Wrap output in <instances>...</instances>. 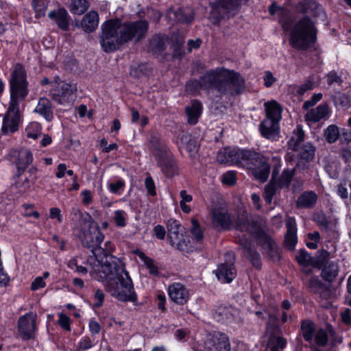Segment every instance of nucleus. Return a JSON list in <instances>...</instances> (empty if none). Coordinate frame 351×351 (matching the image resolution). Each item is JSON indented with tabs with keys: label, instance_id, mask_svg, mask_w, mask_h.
<instances>
[{
	"label": "nucleus",
	"instance_id": "obj_62",
	"mask_svg": "<svg viewBox=\"0 0 351 351\" xmlns=\"http://www.w3.org/2000/svg\"><path fill=\"white\" fill-rule=\"evenodd\" d=\"M272 160V175L271 176H278L280 171L282 161L280 157L274 156L271 159Z\"/></svg>",
	"mask_w": 351,
	"mask_h": 351
},
{
	"label": "nucleus",
	"instance_id": "obj_5",
	"mask_svg": "<svg viewBox=\"0 0 351 351\" xmlns=\"http://www.w3.org/2000/svg\"><path fill=\"white\" fill-rule=\"evenodd\" d=\"M317 39V29L308 16L298 20L290 30L289 43L297 50H306L313 47Z\"/></svg>",
	"mask_w": 351,
	"mask_h": 351
},
{
	"label": "nucleus",
	"instance_id": "obj_46",
	"mask_svg": "<svg viewBox=\"0 0 351 351\" xmlns=\"http://www.w3.org/2000/svg\"><path fill=\"white\" fill-rule=\"evenodd\" d=\"M171 47L173 49V57L180 58L182 56V47L184 43V38L182 36H175L171 38Z\"/></svg>",
	"mask_w": 351,
	"mask_h": 351
},
{
	"label": "nucleus",
	"instance_id": "obj_18",
	"mask_svg": "<svg viewBox=\"0 0 351 351\" xmlns=\"http://www.w3.org/2000/svg\"><path fill=\"white\" fill-rule=\"evenodd\" d=\"M69 219L73 226V233L76 232V228H85L89 223H93L95 221L90 215L88 213H83L79 207L71 208L69 213Z\"/></svg>",
	"mask_w": 351,
	"mask_h": 351
},
{
	"label": "nucleus",
	"instance_id": "obj_7",
	"mask_svg": "<svg viewBox=\"0 0 351 351\" xmlns=\"http://www.w3.org/2000/svg\"><path fill=\"white\" fill-rule=\"evenodd\" d=\"M99 42L103 50L110 53L117 50L125 43L120 31V20L118 19L107 21L101 25Z\"/></svg>",
	"mask_w": 351,
	"mask_h": 351
},
{
	"label": "nucleus",
	"instance_id": "obj_43",
	"mask_svg": "<svg viewBox=\"0 0 351 351\" xmlns=\"http://www.w3.org/2000/svg\"><path fill=\"white\" fill-rule=\"evenodd\" d=\"M298 151L300 157L306 161L312 160L315 155V147L309 143H305L300 148L299 147Z\"/></svg>",
	"mask_w": 351,
	"mask_h": 351
},
{
	"label": "nucleus",
	"instance_id": "obj_10",
	"mask_svg": "<svg viewBox=\"0 0 351 351\" xmlns=\"http://www.w3.org/2000/svg\"><path fill=\"white\" fill-rule=\"evenodd\" d=\"M36 313L29 312L19 318L18 328L23 340L34 339L36 330Z\"/></svg>",
	"mask_w": 351,
	"mask_h": 351
},
{
	"label": "nucleus",
	"instance_id": "obj_35",
	"mask_svg": "<svg viewBox=\"0 0 351 351\" xmlns=\"http://www.w3.org/2000/svg\"><path fill=\"white\" fill-rule=\"evenodd\" d=\"M319 81L320 79L317 75H312L309 76L302 84L297 87V93L300 95H302L306 91L313 90V88L318 86Z\"/></svg>",
	"mask_w": 351,
	"mask_h": 351
},
{
	"label": "nucleus",
	"instance_id": "obj_1",
	"mask_svg": "<svg viewBox=\"0 0 351 351\" xmlns=\"http://www.w3.org/2000/svg\"><path fill=\"white\" fill-rule=\"evenodd\" d=\"M73 234L84 247L91 249L93 255L86 260L90 276L98 281L105 282L106 291L119 300L136 302L137 296L123 263L119 258L108 254L112 247L104 252L103 247H100L104 235L97 223L94 221L85 228H77Z\"/></svg>",
	"mask_w": 351,
	"mask_h": 351
},
{
	"label": "nucleus",
	"instance_id": "obj_39",
	"mask_svg": "<svg viewBox=\"0 0 351 351\" xmlns=\"http://www.w3.org/2000/svg\"><path fill=\"white\" fill-rule=\"evenodd\" d=\"M14 180L13 186L20 193L26 192L33 184L27 177H14Z\"/></svg>",
	"mask_w": 351,
	"mask_h": 351
},
{
	"label": "nucleus",
	"instance_id": "obj_61",
	"mask_svg": "<svg viewBox=\"0 0 351 351\" xmlns=\"http://www.w3.org/2000/svg\"><path fill=\"white\" fill-rule=\"evenodd\" d=\"M269 346H278L281 350L284 349L287 345V341L282 337H277L269 340Z\"/></svg>",
	"mask_w": 351,
	"mask_h": 351
},
{
	"label": "nucleus",
	"instance_id": "obj_8",
	"mask_svg": "<svg viewBox=\"0 0 351 351\" xmlns=\"http://www.w3.org/2000/svg\"><path fill=\"white\" fill-rule=\"evenodd\" d=\"M149 146L152 154L159 160L158 162L162 173L167 176H174L179 173L176 162L173 160L164 158L167 152V147L163 142L160 141L159 137L156 136H151L149 140Z\"/></svg>",
	"mask_w": 351,
	"mask_h": 351
},
{
	"label": "nucleus",
	"instance_id": "obj_11",
	"mask_svg": "<svg viewBox=\"0 0 351 351\" xmlns=\"http://www.w3.org/2000/svg\"><path fill=\"white\" fill-rule=\"evenodd\" d=\"M56 84L57 86L51 90V94L53 99L60 104L68 102L71 99V96L77 92L76 84L65 82H60Z\"/></svg>",
	"mask_w": 351,
	"mask_h": 351
},
{
	"label": "nucleus",
	"instance_id": "obj_31",
	"mask_svg": "<svg viewBox=\"0 0 351 351\" xmlns=\"http://www.w3.org/2000/svg\"><path fill=\"white\" fill-rule=\"evenodd\" d=\"M304 132L300 125H297L288 141L289 147L294 151L299 150L300 145L304 141Z\"/></svg>",
	"mask_w": 351,
	"mask_h": 351
},
{
	"label": "nucleus",
	"instance_id": "obj_21",
	"mask_svg": "<svg viewBox=\"0 0 351 351\" xmlns=\"http://www.w3.org/2000/svg\"><path fill=\"white\" fill-rule=\"evenodd\" d=\"M48 17L55 23L57 26L62 29L66 30L69 26L70 16L65 8L59 7L58 9L50 10Z\"/></svg>",
	"mask_w": 351,
	"mask_h": 351
},
{
	"label": "nucleus",
	"instance_id": "obj_6",
	"mask_svg": "<svg viewBox=\"0 0 351 351\" xmlns=\"http://www.w3.org/2000/svg\"><path fill=\"white\" fill-rule=\"evenodd\" d=\"M235 227L242 232H247L254 236L264 252L276 244L274 240L263 229L261 223L257 221L250 219L247 213H243L239 215Z\"/></svg>",
	"mask_w": 351,
	"mask_h": 351
},
{
	"label": "nucleus",
	"instance_id": "obj_16",
	"mask_svg": "<svg viewBox=\"0 0 351 351\" xmlns=\"http://www.w3.org/2000/svg\"><path fill=\"white\" fill-rule=\"evenodd\" d=\"M292 177H271L269 184L265 187L264 198L267 203L270 204L276 190L278 188L288 187Z\"/></svg>",
	"mask_w": 351,
	"mask_h": 351
},
{
	"label": "nucleus",
	"instance_id": "obj_57",
	"mask_svg": "<svg viewBox=\"0 0 351 351\" xmlns=\"http://www.w3.org/2000/svg\"><path fill=\"white\" fill-rule=\"evenodd\" d=\"M95 345V339L90 337H84L78 344V348L80 350H87Z\"/></svg>",
	"mask_w": 351,
	"mask_h": 351
},
{
	"label": "nucleus",
	"instance_id": "obj_33",
	"mask_svg": "<svg viewBox=\"0 0 351 351\" xmlns=\"http://www.w3.org/2000/svg\"><path fill=\"white\" fill-rule=\"evenodd\" d=\"M172 15L173 16L176 21L182 23H191L193 19V12L190 10L179 9L178 11L175 12L170 9L167 12V17L171 19Z\"/></svg>",
	"mask_w": 351,
	"mask_h": 351
},
{
	"label": "nucleus",
	"instance_id": "obj_14",
	"mask_svg": "<svg viewBox=\"0 0 351 351\" xmlns=\"http://www.w3.org/2000/svg\"><path fill=\"white\" fill-rule=\"evenodd\" d=\"M239 0H218L211 3L210 14L214 18L216 22H218L221 18L230 12V10H234Z\"/></svg>",
	"mask_w": 351,
	"mask_h": 351
},
{
	"label": "nucleus",
	"instance_id": "obj_50",
	"mask_svg": "<svg viewBox=\"0 0 351 351\" xmlns=\"http://www.w3.org/2000/svg\"><path fill=\"white\" fill-rule=\"evenodd\" d=\"M315 342L319 346H325L328 341V337L326 331L320 328L315 333Z\"/></svg>",
	"mask_w": 351,
	"mask_h": 351
},
{
	"label": "nucleus",
	"instance_id": "obj_53",
	"mask_svg": "<svg viewBox=\"0 0 351 351\" xmlns=\"http://www.w3.org/2000/svg\"><path fill=\"white\" fill-rule=\"evenodd\" d=\"M58 322L62 329L68 332L71 331V319L69 316L62 313H60Z\"/></svg>",
	"mask_w": 351,
	"mask_h": 351
},
{
	"label": "nucleus",
	"instance_id": "obj_45",
	"mask_svg": "<svg viewBox=\"0 0 351 351\" xmlns=\"http://www.w3.org/2000/svg\"><path fill=\"white\" fill-rule=\"evenodd\" d=\"M167 227L169 238L174 239V236H176V234L184 232L183 228L180 223L174 219H171L168 220Z\"/></svg>",
	"mask_w": 351,
	"mask_h": 351
},
{
	"label": "nucleus",
	"instance_id": "obj_49",
	"mask_svg": "<svg viewBox=\"0 0 351 351\" xmlns=\"http://www.w3.org/2000/svg\"><path fill=\"white\" fill-rule=\"evenodd\" d=\"M191 233L197 242H200L203 239V232L198 221L195 219H191Z\"/></svg>",
	"mask_w": 351,
	"mask_h": 351
},
{
	"label": "nucleus",
	"instance_id": "obj_40",
	"mask_svg": "<svg viewBox=\"0 0 351 351\" xmlns=\"http://www.w3.org/2000/svg\"><path fill=\"white\" fill-rule=\"evenodd\" d=\"M41 134L42 126L38 122H31L25 128V134L28 138L36 139Z\"/></svg>",
	"mask_w": 351,
	"mask_h": 351
},
{
	"label": "nucleus",
	"instance_id": "obj_29",
	"mask_svg": "<svg viewBox=\"0 0 351 351\" xmlns=\"http://www.w3.org/2000/svg\"><path fill=\"white\" fill-rule=\"evenodd\" d=\"M264 106L266 112L265 118H269L280 122L282 111L281 106L277 101L272 100L265 103Z\"/></svg>",
	"mask_w": 351,
	"mask_h": 351
},
{
	"label": "nucleus",
	"instance_id": "obj_24",
	"mask_svg": "<svg viewBox=\"0 0 351 351\" xmlns=\"http://www.w3.org/2000/svg\"><path fill=\"white\" fill-rule=\"evenodd\" d=\"M287 233L285 236L284 245L289 250H293L298 242L297 228L295 220L289 218L286 221Z\"/></svg>",
	"mask_w": 351,
	"mask_h": 351
},
{
	"label": "nucleus",
	"instance_id": "obj_36",
	"mask_svg": "<svg viewBox=\"0 0 351 351\" xmlns=\"http://www.w3.org/2000/svg\"><path fill=\"white\" fill-rule=\"evenodd\" d=\"M301 330L304 340L311 343L315 333V324L310 320L303 321L301 325Z\"/></svg>",
	"mask_w": 351,
	"mask_h": 351
},
{
	"label": "nucleus",
	"instance_id": "obj_44",
	"mask_svg": "<svg viewBox=\"0 0 351 351\" xmlns=\"http://www.w3.org/2000/svg\"><path fill=\"white\" fill-rule=\"evenodd\" d=\"M339 129L335 125H330L324 131V136L329 143L337 141L339 137Z\"/></svg>",
	"mask_w": 351,
	"mask_h": 351
},
{
	"label": "nucleus",
	"instance_id": "obj_19",
	"mask_svg": "<svg viewBox=\"0 0 351 351\" xmlns=\"http://www.w3.org/2000/svg\"><path fill=\"white\" fill-rule=\"evenodd\" d=\"M232 258L230 262L224 263L218 266L216 271L217 278L224 283H229L236 277L237 271L234 265V258L231 253L228 254Z\"/></svg>",
	"mask_w": 351,
	"mask_h": 351
},
{
	"label": "nucleus",
	"instance_id": "obj_48",
	"mask_svg": "<svg viewBox=\"0 0 351 351\" xmlns=\"http://www.w3.org/2000/svg\"><path fill=\"white\" fill-rule=\"evenodd\" d=\"M298 263L301 265H312L313 262V256H311L305 250L301 249L298 254L296 256Z\"/></svg>",
	"mask_w": 351,
	"mask_h": 351
},
{
	"label": "nucleus",
	"instance_id": "obj_58",
	"mask_svg": "<svg viewBox=\"0 0 351 351\" xmlns=\"http://www.w3.org/2000/svg\"><path fill=\"white\" fill-rule=\"evenodd\" d=\"M265 252L273 261H278L280 259V249L277 244Z\"/></svg>",
	"mask_w": 351,
	"mask_h": 351
},
{
	"label": "nucleus",
	"instance_id": "obj_34",
	"mask_svg": "<svg viewBox=\"0 0 351 351\" xmlns=\"http://www.w3.org/2000/svg\"><path fill=\"white\" fill-rule=\"evenodd\" d=\"M175 238H169L171 245L180 251H189L191 250L189 247V239L184 234V232H180L174 236Z\"/></svg>",
	"mask_w": 351,
	"mask_h": 351
},
{
	"label": "nucleus",
	"instance_id": "obj_41",
	"mask_svg": "<svg viewBox=\"0 0 351 351\" xmlns=\"http://www.w3.org/2000/svg\"><path fill=\"white\" fill-rule=\"evenodd\" d=\"M330 257V252L327 250L322 249L316 252L315 256L313 257V265L317 267L324 266L326 263H328V260Z\"/></svg>",
	"mask_w": 351,
	"mask_h": 351
},
{
	"label": "nucleus",
	"instance_id": "obj_9",
	"mask_svg": "<svg viewBox=\"0 0 351 351\" xmlns=\"http://www.w3.org/2000/svg\"><path fill=\"white\" fill-rule=\"evenodd\" d=\"M149 24L145 20L122 23L120 21V31L125 43L134 39L139 40L143 38L148 29Z\"/></svg>",
	"mask_w": 351,
	"mask_h": 351
},
{
	"label": "nucleus",
	"instance_id": "obj_27",
	"mask_svg": "<svg viewBox=\"0 0 351 351\" xmlns=\"http://www.w3.org/2000/svg\"><path fill=\"white\" fill-rule=\"evenodd\" d=\"M339 271V267L338 263L329 261L322 266L321 276L324 280L332 282L338 276Z\"/></svg>",
	"mask_w": 351,
	"mask_h": 351
},
{
	"label": "nucleus",
	"instance_id": "obj_20",
	"mask_svg": "<svg viewBox=\"0 0 351 351\" xmlns=\"http://www.w3.org/2000/svg\"><path fill=\"white\" fill-rule=\"evenodd\" d=\"M238 243L244 250V254L256 269H260L262 266V261L260 254L252 246L251 243L247 239H239Z\"/></svg>",
	"mask_w": 351,
	"mask_h": 351
},
{
	"label": "nucleus",
	"instance_id": "obj_30",
	"mask_svg": "<svg viewBox=\"0 0 351 351\" xmlns=\"http://www.w3.org/2000/svg\"><path fill=\"white\" fill-rule=\"evenodd\" d=\"M99 24V15L95 11L87 13L82 21V27L86 32H92L96 29Z\"/></svg>",
	"mask_w": 351,
	"mask_h": 351
},
{
	"label": "nucleus",
	"instance_id": "obj_64",
	"mask_svg": "<svg viewBox=\"0 0 351 351\" xmlns=\"http://www.w3.org/2000/svg\"><path fill=\"white\" fill-rule=\"evenodd\" d=\"M49 217L51 219H56L59 223H62L63 217L61 214V210L57 207H53L49 210Z\"/></svg>",
	"mask_w": 351,
	"mask_h": 351
},
{
	"label": "nucleus",
	"instance_id": "obj_25",
	"mask_svg": "<svg viewBox=\"0 0 351 351\" xmlns=\"http://www.w3.org/2000/svg\"><path fill=\"white\" fill-rule=\"evenodd\" d=\"M202 110L203 106L201 102L197 100H192L191 103L185 107L188 123L191 125L196 124L202 112Z\"/></svg>",
	"mask_w": 351,
	"mask_h": 351
},
{
	"label": "nucleus",
	"instance_id": "obj_26",
	"mask_svg": "<svg viewBox=\"0 0 351 351\" xmlns=\"http://www.w3.org/2000/svg\"><path fill=\"white\" fill-rule=\"evenodd\" d=\"M317 200V194L312 191L302 193L296 201L298 208H311L316 204Z\"/></svg>",
	"mask_w": 351,
	"mask_h": 351
},
{
	"label": "nucleus",
	"instance_id": "obj_47",
	"mask_svg": "<svg viewBox=\"0 0 351 351\" xmlns=\"http://www.w3.org/2000/svg\"><path fill=\"white\" fill-rule=\"evenodd\" d=\"M278 17V21L281 24L282 27L284 29L287 30L289 28L290 24L292 21L291 12L287 9L280 10Z\"/></svg>",
	"mask_w": 351,
	"mask_h": 351
},
{
	"label": "nucleus",
	"instance_id": "obj_51",
	"mask_svg": "<svg viewBox=\"0 0 351 351\" xmlns=\"http://www.w3.org/2000/svg\"><path fill=\"white\" fill-rule=\"evenodd\" d=\"M335 104L342 108H348L350 106V99L348 96L343 93H337L334 97Z\"/></svg>",
	"mask_w": 351,
	"mask_h": 351
},
{
	"label": "nucleus",
	"instance_id": "obj_63",
	"mask_svg": "<svg viewBox=\"0 0 351 351\" xmlns=\"http://www.w3.org/2000/svg\"><path fill=\"white\" fill-rule=\"evenodd\" d=\"M326 81L328 84L332 85L335 83L337 84H340L341 83V79L339 76L337 75V73L334 71H331L328 73L326 76Z\"/></svg>",
	"mask_w": 351,
	"mask_h": 351
},
{
	"label": "nucleus",
	"instance_id": "obj_32",
	"mask_svg": "<svg viewBox=\"0 0 351 351\" xmlns=\"http://www.w3.org/2000/svg\"><path fill=\"white\" fill-rule=\"evenodd\" d=\"M169 41V38L163 35L154 36L149 42V49L153 53H160L164 51Z\"/></svg>",
	"mask_w": 351,
	"mask_h": 351
},
{
	"label": "nucleus",
	"instance_id": "obj_60",
	"mask_svg": "<svg viewBox=\"0 0 351 351\" xmlns=\"http://www.w3.org/2000/svg\"><path fill=\"white\" fill-rule=\"evenodd\" d=\"M145 185L149 195L153 197L156 195L155 183L152 177H146L145 180Z\"/></svg>",
	"mask_w": 351,
	"mask_h": 351
},
{
	"label": "nucleus",
	"instance_id": "obj_12",
	"mask_svg": "<svg viewBox=\"0 0 351 351\" xmlns=\"http://www.w3.org/2000/svg\"><path fill=\"white\" fill-rule=\"evenodd\" d=\"M12 160L15 162L18 173L23 174L26 172V169L33 160L32 152L27 149H21L20 150H12L10 153Z\"/></svg>",
	"mask_w": 351,
	"mask_h": 351
},
{
	"label": "nucleus",
	"instance_id": "obj_56",
	"mask_svg": "<svg viewBox=\"0 0 351 351\" xmlns=\"http://www.w3.org/2000/svg\"><path fill=\"white\" fill-rule=\"evenodd\" d=\"M324 285V282H322L318 277L317 276H313L310 278L308 282V288L310 290L315 293V292H317V290L319 288H322V287Z\"/></svg>",
	"mask_w": 351,
	"mask_h": 351
},
{
	"label": "nucleus",
	"instance_id": "obj_54",
	"mask_svg": "<svg viewBox=\"0 0 351 351\" xmlns=\"http://www.w3.org/2000/svg\"><path fill=\"white\" fill-rule=\"evenodd\" d=\"M126 213L125 211L119 210L114 213V220L116 225L119 227H124L126 226L125 223Z\"/></svg>",
	"mask_w": 351,
	"mask_h": 351
},
{
	"label": "nucleus",
	"instance_id": "obj_38",
	"mask_svg": "<svg viewBox=\"0 0 351 351\" xmlns=\"http://www.w3.org/2000/svg\"><path fill=\"white\" fill-rule=\"evenodd\" d=\"M89 8V3L87 0H71L70 10L73 14H83Z\"/></svg>",
	"mask_w": 351,
	"mask_h": 351
},
{
	"label": "nucleus",
	"instance_id": "obj_13",
	"mask_svg": "<svg viewBox=\"0 0 351 351\" xmlns=\"http://www.w3.org/2000/svg\"><path fill=\"white\" fill-rule=\"evenodd\" d=\"M243 213L245 212L243 211ZM242 213L243 212L239 213L238 215ZM212 216L213 223L215 227H220L224 230H227L230 229L231 226H232L236 230H237L235 227V224L238 218L232 221L226 208L221 207L214 208L212 212ZM237 217H239V216H237Z\"/></svg>",
	"mask_w": 351,
	"mask_h": 351
},
{
	"label": "nucleus",
	"instance_id": "obj_59",
	"mask_svg": "<svg viewBox=\"0 0 351 351\" xmlns=\"http://www.w3.org/2000/svg\"><path fill=\"white\" fill-rule=\"evenodd\" d=\"M314 294L318 295L321 300H328L331 297V291L330 287L324 284Z\"/></svg>",
	"mask_w": 351,
	"mask_h": 351
},
{
	"label": "nucleus",
	"instance_id": "obj_37",
	"mask_svg": "<svg viewBox=\"0 0 351 351\" xmlns=\"http://www.w3.org/2000/svg\"><path fill=\"white\" fill-rule=\"evenodd\" d=\"M136 255L144 263L146 267L149 269V274L156 276L158 274V267L154 260L147 256L144 252L138 251Z\"/></svg>",
	"mask_w": 351,
	"mask_h": 351
},
{
	"label": "nucleus",
	"instance_id": "obj_42",
	"mask_svg": "<svg viewBox=\"0 0 351 351\" xmlns=\"http://www.w3.org/2000/svg\"><path fill=\"white\" fill-rule=\"evenodd\" d=\"M32 4L36 18H40L45 15L49 4L48 0H32Z\"/></svg>",
	"mask_w": 351,
	"mask_h": 351
},
{
	"label": "nucleus",
	"instance_id": "obj_22",
	"mask_svg": "<svg viewBox=\"0 0 351 351\" xmlns=\"http://www.w3.org/2000/svg\"><path fill=\"white\" fill-rule=\"evenodd\" d=\"M279 121L265 118L259 125L262 136L267 139L274 140L279 134Z\"/></svg>",
	"mask_w": 351,
	"mask_h": 351
},
{
	"label": "nucleus",
	"instance_id": "obj_52",
	"mask_svg": "<svg viewBox=\"0 0 351 351\" xmlns=\"http://www.w3.org/2000/svg\"><path fill=\"white\" fill-rule=\"evenodd\" d=\"M93 298L95 302L93 303V307L96 308H100L103 305L105 298L104 291L100 289H96L95 291Z\"/></svg>",
	"mask_w": 351,
	"mask_h": 351
},
{
	"label": "nucleus",
	"instance_id": "obj_2",
	"mask_svg": "<svg viewBox=\"0 0 351 351\" xmlns=\"http://www.w3.org/2000/svg\"><path fill=\"white\" fill-rule=\"evenodd\" d=\"M202 88L208 91L215 90L220 95H235L245 90V81L242 75L224 67L207 71L199 80H191L186 84L189 92Z\"/></svg>",
	"mask_w": 351,
	"mask_h": 351
},
{
	"label": "nucleus",
	"instance_id": "obj_17",
	"mask_svg": "<svg viewBox=\"0 0 351 351\" xmlns=\"http://www.w3.org/2000/svg\"><path fill=\"white\" fill-rule=\"evenodd\" d=\"M168 293L170 299L178 305L185 304L190 298L189 290L180 282L170 285L168 289Z\"/></svg>",
	"mask_w": 351,
	"mask_h": 351
},
{
	"label": "nucleus",
	"instance_id": "obj_15",
	"mask_svg": "<svg viewBox=\"0 0 351 351\" xmlns=\"http://www.w3.org/2000/svg\"><path fill=\"white\" fill-rule=\"evenodd\" d=\"M207 351H231L229 337L223 332H215L206 343Z\"/></svg>",
	"mask_w": 351,
	"mask_h": 351
},
{
	"label": "nucleus",
	"instance_id": "obj_55",
	"mask_svg": "<svg viewBox=\"0 0 351 351\" xmlns=\"http://www.w3.org/2000/svg\"><path fill=\"white\" fill-rule=\"evenodd\" d=\"M322 98V93H315L312 95L311 99L304 102L302 108L304 110H308L309 108L314 106Z\"/></svg>",
	"mask_w": 351,
	"mask_h": 351
},
{
	"label": "nucleus",
	"instance_id": "obj_3",
	"mask_svg": "<svg viewBox=\"0 0 351 351\" xmlns=\"http://www.w3.org/2000/svg\"><path fill=\"white\" fill-rule=\"evenodd\" d=\"M27 86L25 69L22 64H16L10 80V101L3 119L1 131L3 134L14 133L19 129L21 121L19 103L28 94Z\"/></svg>",
	"mask_w": 351,
	"mask_h": 351
},
{
	"label": "nucleus",
	"instance_id": "obj_4",
	"mask_svg": "<svg viewBox=\"0 0 351 351\" xmlns=\"http://www.w3.org/2000/svg\"><path fill=\"white\" fill-rule=\"evenodd\" d=\"M229 154V164L245 168L253 176H269V159L261 153L250 149L227 147L219 150V157Z\"/></svg>",
	"mask_w": 351,
	"mask_h": 351
},
{
	"label": "nucleus",
	"instance_id": "obj_23",
	"mask_svg": "<svg viewBox=\"0 0 351 351\" xmlns=\"http://www.w3.org/2000/svg\"><path fill=\"white\" fill-rule=\"evenodd\" d=\"M329 113L328 105L326 104H321L316 108L309 110L306 113L304 119L308 123H315L328 117Z\"/></svg>",
	"mask_w": 351,
	"mask_h": 351
},
{
	"label": "nucleus",
	"instance_id": "obj_28",
	"mask_svg": "<svg viewBox=\"0 0 351 351\" xmlns=\"http://www.w3.org/2000/svg\"><path fill=\"white\" fill-rule=\"evenodd\" d=\"M34 111L43 116L47 121H51L53 118L51 101L45 97H41L39 99Z\"/></svg>",
	"mask_w": 351,
	"mask_h": 351
}]
</instances>
